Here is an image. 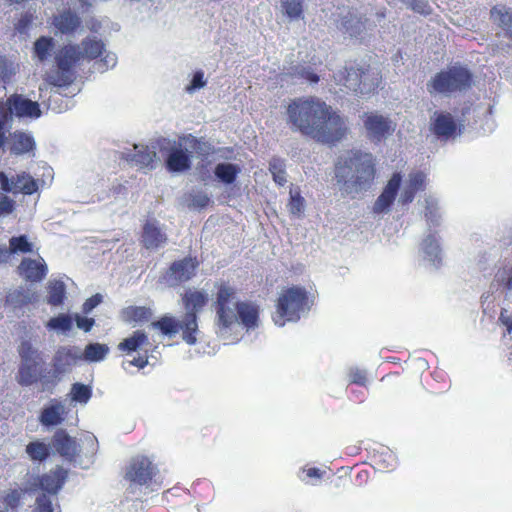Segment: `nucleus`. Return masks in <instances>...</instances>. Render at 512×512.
<instances>
[{
	"label": "nucleus",
	"mask_w": 512,
	"mask_h": 512,
	"mask_svg": "<svg viewBox=\"0 0 512 512\" xmlns=\"http://www.w3.org/2000/svg\"><path fill=\"white\" fill-rule=\"evenodd\" d=\"M14 209V201L5 195H0V216L10 214Z\"/></svg>",
	"instance_id": "nucleus-61"
},
{
	"label": "nucleus",
	"mask_w": 512,
	"mask_h": 512,
	"mask_svg": "<svg viewBox=\"0 0 512 512\" xmlns=\"http://www.w3.org/2000/svg\"><path fill=\"white\" fill-rule=\"evenodd\" d=\"M304 2L305 0H280V8L290 21H299L304 19Z\"/></svg>",
	"instance_id": "nucleus-30"
},
{
	"label": "nucleus",
	"mask_w": 512,
	"mask_h": 512,
	"mask_svg": "<svg viewBox=\"0 0 512 512\" xmlns=\"http://www.w3.org/2000/svg\"><path fill=\"white\" fill-rule=\"evenodd\" d=\"M7 247L10 250L11 255L18 252L27 253L32 251V244L28 242L25 235L12 237L9 240V246Z\"/></svg>",
	"instance_id": "nucleus-43"
},
{
	"label": "nucleus",
	"mask_w": 512,
	"mask_h": 512,
	"mask_svg": "<svg viewBox=\"0 0 512 512\" xmlns=\"http://www.w3.org/2000/svg\"><path fill=\"white\" fill-rule=\"evenodd\" d=\"M349 377L352 383L364 385L366 382V373L364 370H360L357 367L349 369Z\"/></svg>",
	"instance_id": "nucleus-57"
},
{
	"label": "nucleus",
	"mask_w": 512,
	"mask_h": 512,
	"mask_svg": "<svg viewBox=\"0 0 512 512\" xmlns=\"http://www.w3.org/2000/svg\"><path fill=\"white\" fill-rule=\"evenodd\" d=\"M15 185L17 193L32 194L37 190L36 181L27 174L17 175Z\"/></svg>",
	"instance_id": "nucleus-40"
},
{
	"label": "nucleus",
	"mask_w": 512,
	"mask_h": 512,
	"mask_svg": "<svg viewBox=\"0 0 512 512\" xmlns=\"http://www.w3.org/2000/svg\"><path fill=\"white\" fill-rule=\"evenodd\" d=\"M16 73L14 64L6 58H0V79L7 82Z\"/></svg>",
	"instance_id": "nucleus-48"
},
{
	"label": "nucleus",
	"mask_w": 512,
	"mask_h": 512,
	"mask_svg": "<svg viewBox=\"0 0 512 512\" xmlns=\"http://www.w3.org/2000/svg\"><path fill=\"white\" fill-rule=\"evenodd\" d=\"M367 18L355 11H347L341 14L337 20V28L343 34L351 38H358L366 29Z\"/></svg>",
	"instance_id": "nucleus-16"
},
{
	"label": "nucleus",
	"mask_w": 512,
	"mask_h": 512,
	"mask_svg": "<svg viewBox=\"0 0 512 512\" xmlns=\"http://www.w3.org/2000/svg\"><path fill=\"white\" fill-rule=\"evenodd\" d=\"M148 364L147 356H140L138 358H134L132 360H127L122 363V366L125 370H128L131 366H136L138 368H144Z\"/></svg>",
	"instance_id": "nucleus-62"
},
{
	"label": "nucleus",
	"mask_w": 512,
	"mask_h": 512,
	"mask_svg": "<svg viewBox=\"0 0 512 512\" xmlns=\"http://www.w3.org/2000/svg\"><path fill=\"white\" fill-rule=\"evenodd\" d=\"M0 184L3 191L17 193L14 177L9 179L5 173L0 172Z\"/></svg>",
	"instance_id": "nucleus-58"
},
{
	"label": "nucleus",
	"mask_w": 512,
	"mask_h": 512,
	"mask_svg": "<svg viewBox=\"0 0 512 512\" xmlns=\"http://www.w3.org/2000/svg\"><path fill=\"white\" fill-rule=\"evenodd\" d=\"M286 115L292 131L324 144L340 141L347 130L345 119L315 97L293 99L287 106Z\"/></svg>",
	"instance_id": "nucleus-1"
},
{
	"label": "nucleus",
	"mask_w": 512,
	"mask_h": 512,
	"mask_svg": "<svg viewBox=\"0 0 512 512\" xmlns=\"http://www.w3.org/2000/svg\"><path fill=\"white\" fill-rule=\"evenodd\" d=\"M149 345L148 335L142 331H134L133 334L125 338L118 344V349L127 353L137 351L143 346Z\"/></svg>",
	"instance_id": "nucleus-28"
},
{
	"label": "nucleus",
	"mask_w": 512,
	"mask_h": 512,
	"mask_svg": "<svg viewBox=\"0 0 512 512\" xmlns=\"http://www.w3.org/2000/svg\"><path fill=\"white\" fill-rule=\"evenodd\" d=\"M407 184L416 191L422 190L425 184V174L422 172L411 173Z\"/></svg>",
	"instance_id": "nucleus-53"
},
{
	"label": "nucleus",
	"mask_w": 512,
	"mask_h": 512,
	"mask_svg": "<svg viewBox=\"0 0 512 512\" xmlns=\"http://www.w3.org/2000/svg\"><path fill=\"white\" fill-rule=\"evenodd\" d=\"M472 74L462 66H453L435 74L427 82V91L433 94H451L462 92L471 87Z\"/></svg>",
	"instance_id": "nucleus-5"
},
{
	"label": "nucleus",
	"mask_w": 512,
	"mask_h": 512,
	"mask_svg": "<svg viewBox=\"0 0 512 512\" xmlns=\"http://www.w3.org/2000/svg\"><path fill=\"white\" fill-rule=\"evenodd\" d=\"M23 492L21 490L14 489L10 491L4 498V502L7 506L15 508L19 505Z\"/></svg>",
	"instance_id": "nucleus-56"
},
{
	"label": "nucleus",
	"mask_w": 512,
	"mask_h": 512,
	"mask_svg": "<svg viewBox=\"0 0 512 512\" xmlns=\"http://www.w3.org/2000/svg\"><path fill=\"white\" fill-rule=\"evenodd\" d=\"M182 138L179 141L167 138L156 140L158 150L168 171L181 173L191 168V151L183 147Z\"/></svg>",
	"instance_id": "nucleus-7"
},
{
	"label": "nucleus",
	"mask_w": 512,
	"mask_h": 512,
	"mask_svg": "<svg viewBox=\"0 0 512 512\" xmlns=\"http://www.w3.org/2000/svg\"><path fill=\"white\" fill-rule=\"evenodd\" d=\"M53 47V41L51 38L41 37L34 44V52L40 61H44L50 55V51Z\"/></svg>",
	"instance_id": "nucleus-44"
},
{
	"label": "nucleus",
	"mask_w": 512,
	"mask_h": 512,
	"mask_svg": "<svg viewBox=\"0 0 512 512\" xmlns=\"http://www.w3.org/2000/svg\"><path fill=\"white\" fill-rule=\"evenodd\" d=\"M126 479L139 485H146L149 482L158 485L161 483L157 467L144 456H138L131 460L127 467Z\"/></svg>",
	"instance_id": "nucleus-11"
},
{
	"label": "nucleus",
	"mask_w": 512,
	"mask_h": 512,
	"mask_svg": "<svg viewBox=\"0 0 512 512\" xmlns=\"http://www.w3.org/2000/svg\"><path fill=\"white\" fill-rule=\"evenodd\" d=\"M151 316V310L143 306H129L123 310L126 321H147Z\"/></svg>",
	"instance_id": "nucleus-38"
},
{
	"label": "nucleus",
	"mask_w": 512,
	"mask_h": 512,
	"mask_svg": "<svg viewBox=\"0 0 512 512\" xmlns=\"http://www.w3.org/2000/svg\"><path fill=\"white\" fill-rule=\"evenodd\" d=\"M21 362H40V354L28 341H22L18 348Z\"/></svg>",
	"instance_id": "nucleus-41"
},
{
	"label": "nucleus",
	"mask_w": 512,
	"mask_h": 512,
	"mask_svg": "<svg viewBox=\"0 0 512 512\" xmlns=\"http://www.w3.org/2000/svg\"><path fill=\"white\" fill-rule=\"evenodd\" d=\"M401 185V176L398 173H395L391 179L388 181L385 186L383 192L379 195L377 200L374 203L373 211L374 213H384L388 212L390 206L394 202L397 192Z\"/></svg>",
	"instance_id": "nucleus-19"
},
{
	"label": "nucleus",
	"mask_w": 512,
	"mask_h": 512,
	"mask_svg": "<svg viewBox=\"0 0 512 512\" xmlns=\"http://www.w3.org/2000/svg\"><path fill=\"white\" fill-rule=\"evenodd\" d=\"M406 6L420 14H429L430 6L425 0H401Z\"/></svg>",
	"instance_id": "nucleus-51"
},
{
	"label": "nucleus",
	"mask_w": 512,
	"mask_h": 512,
	"mask_svg": "<svg viewBox=\"0 0 512 512\" xmlns=\"http://www.w3.org/2000/svg\"><path fill=\"white\" fill-rule=\"evenodd\" d=\"M79 360H82V350L79 347H59L53 360L54 372L57 374L67 373Z\"/></svg>",
	"instance_id": "nucleus-17"
},
{
	"label": "nucleus",
	"mask_w": 512,
	"mask_h": 512,
	"mask_svg": "<svg viewBox=\"0 0 512 512\" xmlns=\"http://www.w3.org/2000/svg\"><path fill=\"white\" fill-rule=\"evenodd\" d=\"M364 126L368 137L377 142L391 135L395 130V125L388 117L377 113L368 114Z\"/></svg>",
	"instance_id": "nucleus-14"
},
{
	"label": "nucleus",
	"mask_w": 512,
	"mask_h": 512,
	"mask_svg": "<svg viewBox=\"0 0 512 512\" xmlns=\"http://www.w3.org/2000/svg\"><path fill=\"white\" fill-rule=\"evenodd\" d=\"M210 202V198L204 192H197L191 195V203L190 206L194 208H204Z\"/></svg>",
	"instance_id": "nucleus-54"
},
{
	"label": "nucleus",
	"mask_w": 512,
	"mask_h": 512,
	"mask_svg": "<svg viewBox=\"0 0 512 512\" xmlns=\"http://www.w3.org/2000/svg\"><path fill=\"white\" fill-rule=\"evenodd\" d=\"M196 262L192 258L175 261L160 277V282L166 286L174 287L192 278L196 269Z\"/></svg>",
	"instance_id": "nucleus-12"
},
{
	"label": "nucleus",
	"mask_w": 512,
	"mask_h": 512,
	"mask_svg": "<svg viewBox=\"0 0 512 512\" xmlns=\"http://www.w3.org/2000/svg\"><path fill=\"white\" fill-rule=\"evenodd\" d=\"M269 169L270 172L272 173L274 181L278 185L283 186L287 180L282 162L278 159L271 161Z\"/></svg>",
	"instance_id": "nucleus-46"
},
{
	"label": "nucleus",
	"mask_w": 512,
	"mask_h": 512,
	"mask_svg": "<svg viewBox=\"0 0 512 512\" xmlns=\"http://www.w3.org/2000/svg\"><path fill=\"white\" fill-rule=\"evenodd\" d=\"M206 84V81L204 80V73L202 71H197L190 82V84L186 87V90L188 92H193L196 89L203 88Z\"/></svg>",
	"instance_id": "nucleus-55"
},
{
	"label": "nucleus",
	"mask_w": 512,
	"mask_h": 512,
	"mask_svg": "<svg viewBox=\"0 0 512 512\" xmlns=\"http://www.w3.org/2000/svg\"><path fill=\"white\" fill-rule=\"evenodd\" d=\"M36 298L35 293L25 287H18L8 292L6 303L14 308H20L31 303Z\"/></svg>",
	"instance_id": "nucleus-27"
},
{
	"label": "nucleus",
	"mask_w": 512,
	"mask_h": 512,
	"mask_svg": "<svg viewBox=\"0 0 512 512\" xmlns=\"http://www.w3.org/2000/svg\"><path fill=\"white\" fill-rule=\"evenodd\" d=\"M101 302H102L101 294H95L94 296L88 298L82 306L83 313H85V314L90 313Z\"/></svg>",
	"instance_id": "nucleus-60"
},
{
	"label": "nucleus",
	"mask_w": 512,
	"mask_h": 512,
	"mask_svg": "<svg viewBox=\"0 0 512 512\" xmlns=\"http://www.w3.org/2000/svg\"><path fill=\"white\" fill-rule=\"evenodd\" d=\"M35 146V141L30 134L24 132H15L12 135V152L23 154L31 151Z\"/></svg>",
	"instance_id": "nucleus-31"
},
{
	"label": "nucleus",
	"mask_w": 512,
	"mask_h": 512,
	"mask_svg": "<svg viewBox=\"0 0 512 512\" xmlns=\"http://www.w3.org/2000/svg\"><path fill=\"white\" fill-rule=\"evenodd\" d=\"M423 257L433 268H438L442 263V252L438 240L434 234H428L422 244Z\"/></svg>",
	"instance_id": "nucleus-24"
},
{
	"label": "nucleus",
	"mask_w": 512,
	"mask_h": 512,
	"mask_svg": "<svg viewBox=\"0 0 512 512\" xmlns=\"http://www.w3.org/2000/svg\"><path fill=\"white\" fill-rule=\"evenodd\" d=\"M34 512H54L52 505V496L41 493L36 497V507Z\"/></svg>",
	"instance_id": "nucleus-47"
},
{
	"label": "nucleus",
	"mask_w": 512,
	"mask_h": 512,
	"mask_svg": "<svg viewBox=\"0 0 512 512\" xmlns=\"http://www.w3.org/2000/svg\"><path fill=\"white\" fill-rule=\"evenodd\" d=\"M239 172L240 168L232 163H219L214 170L215 176L225 184H232Z\"/></svg>",
	"instance_id": "nucleus-34"
},
{
	"label": "nucleus",
	"mask_w": 512,
	"mask_h": 512,
	"mask_svg": "<svg viewBox=\"0 0 512 512\" xmlns=\"http://www.w3.org/2000/svg\"><path fill=\"white\" fill-rule=\"evenodd\" d=\"M38 365L39 362H21L17 376L18 383L22 386H29L37 382L39 379Z\"/></svg>",
	"instance_id": "nucleus-29"
},
{
	"label": "nucleus",
	"mask_w": 512,
	"mask_h": 512,
	"mask_svg": "<svg viewBox=\"0 0 512 512\" xmlns=\"http://www.w3.org/2000/svg\"><path fill=\"white\" fill-rule=\"evenodd\" d=\"M375 172L372 154L360 150L343 152L334 164L338 190L342 196H349L352 199L371 188Z\"/></svg>",
	"instance_id": "nucleus-2"
},
{
	"label": "nucleus",
	"mask_w": 512,
	"mask_h": 512,
	"mask_svg": "<svg viewBox=\"0 0 512 512\" xmlns=\"http://www.w3.org/2000/svg\"><path fill=\"white\" fill-rule=\"evenodd\" d=\"M117 63V57L114 53H107L104 58L95 63V68L99 72H104L109 68H113Z\"/></svg>",
	"instance_id": "nucleus-50"
},
{
	"label": "nucleus",
	"mask_w": 512,
	"mask_h": 512,
	"mask_svg": "<svg viewBox=\"0 0 512 512\" xmlns=\"http://www.w3.org/2000/svg\"><path fill=\"white\" fill-rule=\"evenodd\" d=\"M156 149H158L156 142L152 145V148L146 145L134 144V152H123L122 157L127 161H131L139 168H148L152 170L161 162L160 158L156 154Z\"/></svg>",
	"instance_id": "nucleus-13"
},
{
	"label": "nucleus",
	"mask_w": 512,
	"mask_h": 512,
	"mask_svg": "<svg viewBox=\"0 0 512 512\" xmlns=\"http://www.w3.org/2000/svg\"><path fill=\"white\" fill-rule=\"evenodd\" d=\"M425 217L429 225L438 226L440 223V215L438 214V203L433 197L425 199Z\"/></svg>",
	"instance_id": "nucleus-42"
},
{
	"label": "nucleus",
	"mask_w": 512,
	"mask_h": 512,
	"mask_svg": "<svg viewBox=\"0 0 512 512\" xmlns=\"http://www.w3.org/2000/svg\"><path fill=\"white\" fill-rule=\"evenodd\" d=\"M80 23L79 16L71 11H63L53 19L54 26L63 34L75 31Z\"/></svg>",
	"instance_id": "nucleus-26"
},
{
	"label": "nucleus",
	"mask_w": 512,
	"mask_h": 512,
	"mask_svg": "<svg viewBox=\"0 0 512 512\" xmlns=\"http://www.w3.org/2000/svg\"><path fill=\"white\" fill-rule=\"evenodd\" d=\"M66 414V406L62 402L54 399L43 408L39 421L43 426H57L64 421Z\"/></svg>",
	"instance_id": "nucleus-22"
},
{
	"label": "nucleus",
	"mask_w": 512,
	"mask_h": 512,
	"mask_svg": "<svg viewBox=\"0 0 512 512\" xmlns=\"http://www.w3.org/2000/svg\"><path fill=\"white\" fill-rule=\"evenodd\" d=\"M168 237L163 227L155 219L145 222L141 233V243L148 250H156L166 245Z\"/></svg>",
	"instance_id": "nucleus-15"
},
{
	"label": "nucleus",
	"mask_w": 512,
	"mask_h": 512,
	"mask_svg": "<svg viewBox=\"0 0 512 512\" xmlns=\"http://www.w3.org/2000/svg\"><path fill=\"white\" fill-rule=\"evenodd\" d=\"M182 139L185 140V141H188L191 144L190 147L192 149L196 150L197 153H199L201 155L209 154V152H210V145L209 144L197 140V138L192 136V135H188L186 137H182Z\"/></svg>",
	"instance_id": "nucleus-49"
},
{
	"label": "nucleus",
	"mask_w": 512,
	"mask_h": 512,
	"mask_svg": "<svg viewBox=\"0 0 512 512\" xmlns=\"http://www.w3.org/2000/svg\"><path fill=\"white\" fill-rule=\"evenodd\" d=\"M72 399L76 402L87 403L91 397V389L81 383H75L71 388Z\"/></svg>",
	"instance_id": "nucleus-45"
},
{
	"label": "nucleus",
	"mask_w": 512,
	"mask_h": 512,
	"mask_svg": "<svg viewBox=\"0 0 512 512\" xmlns=\"http://www.w3.org/2000/svg\"><path fill=\"white\" fill-rule=\"evenodd\" d=\"M416 192L417 191L415 189L406 184L400 195L399 202L403 205L412 202Z\"/></svg>",
	"instance_id": "nucleus-63"
},
{
	"label": "nucleus",
	"mask_w": 512,
	"mask_h": 512,
	"mask_svg": "<svg viewBox=\"0 0 512 512\" xmlns=\"http://www.w3.org/2000/svg\"><path fill=\"white\" fill-rule=\"evenodd\" d=\"M490 16L504 33V36L512 40V10L505 6H495L490 11Z\"/></svg>",
	"instance_id": "nucleus-25"
},
{
	"label": "nucleus",
	"mask_w": 512,
	"mask_h": 512,
	"mask_svg": "<svg viewBox=\"0 0 512 512\" xmlns=\"http://www.w3.org/2000/svg\"><path fill=\"white\" fill-rule=\"evenodd\" d=\"M207 300V294L203 292L186 293L183 297L186 312L181 319L164 315L158 321L152 322L151 326L170 337L182 331L183 340L189 345H194L197 342L196 335L199 333L197 313L206 305Z\"/></svg>",
	"instance_id": "nucleus-4"
},
{
	"label": "nucleus",
	"mask_w": 512,
	"mask_h": 512,
	"mask_svg": "<svg viewBox=\"0 0 512 512\" xmlns=\"http://www.w3.org/2000/svg\"><path fill=\"white\" fill-rule=\"evenodd\" d=\"M51 444H46L40 440L30 442L26 446V453L32 461L42 462L50 455Z\"/></svg>",
	"instance_id": "nucleus-35"
},
{
	"label": "nucleus",
	"mask_w": 512,
	"mask_h": 512,
	"mask_svg": "<svg viewBox=\"0 0 512 512\" xmlns=\"http://www.w3.org/2000/svg\"><path fill=\"white\" fill-rule=\"evenodd\" d=\"M216 333L226 339L229 330L238 325V319L247 328L258 326V308L247 302H238L235 297V291L231 287L221 286L217 293L215 303Z\"/></svg>",
	"instance_id": "nucleus-3"
},
{
	"label": "nucleus",
	"mask_w": 512,
	"mask_h": 512,
	"mask_svg": "<svg viewBox=\"0 0 512 512\" xmlns=\"http://www.w3.org/2000/svg\"><path fill=\"white\" fill-rule=\"evenodd\" d=\"M79 46L81 47L83 58L89 60L97 58L104 50V44L101 40H97L96 37L85 38Z\"/></svg>",
	"instance_id": "nucleus-32"
},
{
	"label": "nucleus",
	"mask_w": 512,
	"mask_h": 512,
	"mask_svg": "<svg viewBox=\"0 0 512 512\" xmlns=\"http://www.w3.org/2000/svg\"><path fill=\"white\" fill-rule=\"evenodd\" d=\"M109 353V347L106 344L90 343L82 352V360L88 362H100L104 360Z\"/></svg>",
	"instance_id": "nucleus-33"
},
{
	"label": "nucleus",
	"mask_w": 512,
	"mask_h": 512,
	"mask_svg": "<svg viewBox=\"0 0 512 512\" xmlns=\"http://www.w3.org/2000/svg\"><path fill=\"white\" fill-rule=\"evenodd\" d=\"M366 75L361 69L343 67L333 74V78L337 85L343 86L355 94L366 95L377 85V78L368 83Z\"/></svg>",
	"instance_id": "nucleus-10"
},
{
	"label": "nucleus",
	"mask_w": 512,
	"mask_h": 512,
	"mask_svg": "<svg viewBox=\"0 0 512 512\" xmlns=\"http://www.w3.org/2000/svg\"><path fill=\"white\" fill-rule=\"evenodd\" d=\"M290 199L287 204L289 212L297 217H300L305 209V199L300 195L298 187H291L289 191Z\"/></svg>",
	"instance_id": "nucleus-36"
},
{
	"label": "nucleus",
	"mask_w": 512,
	"mask_h": 512,
	"mask_svg": "<svg viewBox=\"0 0 512 512\" xmlns=\"http://www.w3.org/2000/svg\"><path fill=\"white\" fill-rule=\"evenodd\" d=\"M292 74L299 78L306 79L307 81H309L311 83H317L319 81L318 75L311 72L309 67L296 66L294 68V72Z\"/></svg>",
	"instance_id": "nucleus-52"
},
{
	"label": "nucleus",
	"mask_w": 512,
	"mask_h": 512,
	"mask_svg": "<svg viewBox=\"0 0 512 512\" xmlns=\"http://www.w3.org/2000/svg\"><path fill=\"white\" fill-rule=\"evenodd\" d=\"M67 478V471L62 467H57L40 478V488L43 493L47 492L50 496H56L62 488Z\"/></svg>",
	"instance_id": "nucleus-23"
},
{
	"label": "nucleus",
	"mask_w": 512,
	"mask_h": 512,
	"mask_svg": "<svg viewBox=\"0 0 512 512\" xmlns=\"http://www.w3.org/2000/svg\"><path fill=\"white\" fill-rule=\"evenodd\" d=\"M498 282L502 283L508 290H512V269L496 275Z\"/></svg>",
	"instance_id": "nucleus-64"
},
{
	"label": "nucleus",
	"mask_w": 512,
	"mask_h": 512,
	"mask_svg": "<svg viewBox=\"0 0 512 512\" xmlns=\"http://www.w3.org/2000/svg\"><path fill=\"white\" fill-rule=\"evenodd\" d=\"M65 284L60 280L50 281L48 285V303L54 306L63 302Z\"/></svg>",
	"instance_id": "nucleus-37"
},
{
	"label": "nucleus",
	"mask_w": 512,
	"mask_h": 512,
	"mask_svg": "<svg viewBox=\"0 0 512 512\" xmlns=\"http://www.w3.org/2000/svg\"><path fill=\"white\" fill-rule=\"evenodd\" d=\"M15 115L19 118H39L41 110L38 102L32 101L22 95L13 94L7 101L0 102V127L4 131V123L9 116Z\"/></svg>",
	"instance_id": "nucleus-9"
},
{
	"label": "nucleus",
	"mask_w": 512,
	"mask_h": 512,
	"mask_svg": "<svg viewBox=\"0 0 512 512\" xmlns=\"http://www.w3.org/2000/svg\"><path fill=\"white\" fill-rule=\"evenodd\" d=\"M75 321L77 327L84 332H89L95 324V320L93 318L82 317L79 314L75 315Z\"/></svg>",
	"instance_id": "nucleus-59"
},
{
	"label": "nucleus",
	"mask_w": 512,
	"mask_h": 512,
	"mask_svg": "<svg viewBox=\"0 0 512 512\" xmlns=\"http://www.w3.org/2000/svg\"><path fill=\"white\" fill-rule=\"evenodd\" d=\"M430 125L438 138L448 139L456 131V122L450 113L434 112Z\"/></svg>",
	"instance_id": "nucleus-21"
},
{
	"label": "nucleus",
	"mask_w": 512,
	"mask_h": 512,
	"mask_svg": "<svg viewBox=\"0 0 512 512\" xmlns=\"http://www.w3.org/2000/svg\"><path fill=\"white\" fill-rule=\"evenodd\" d=\"M306 304L307 292L304 288L294 286L285 290L278 299L276 315L273 318L275 324L282 327L286 321L299 320Z\"/></svg>",
	"instance_id": "nucleus-6"
},
{
	"label": "nucleus",
	"mask_w": 512,
	"mask_h": 512,
	"mask_svg": "<svg viewBox=\"0 0 512 512\" xmlns=\"http://www.w3.org/2000/svg\"><path fill=\"white\" fill-rule=\"evenodd\" d=\"M51 447L65 460L76 462L79 449L76 440L64 430H58L52 437Z\"/></svg>",
	"instance_id": "nucleus-18"
},
{
	"label": "nucleus",
	"mask_w": 512,
	"mask_h": 512,
	"mask_svg": "<svg viewBox=\"0 0 512 512\" xmlns=\"http://www.w3.org/2000/svg\"><path fill=\"white\" fill-rule=\"evenodd\" d=\"M73 325L72 317L68 314H60L56 317L51 318L47 327L52 330H56L61 333H66L71 330Z\"/></svg>",
	"instance_id": "nucleus-39"
},
{
	"label": "nucleus",
	"mask_w": 512,
	"mask_h": 512,
	"mask_svg": "<svg viewBox=\"0 0 512 512\" xmlns=\"http://www.w3.org/2000/svg\"><path fill=\"white\" fill-rule=\"evenodd\" d=\"M82 50L77 45L64 46L56 56L58 71L48 76V81L54 86H67L75 79L74 66L81 60Z\"/></svg>",
	"instance_id": "nucleus-8"
},
{
	"label": "nucleus",
	"mask_w": 512,
	"mask_h": 512,
	"mask_svg": "<svg viewBox=\"0 0 512 512\" xmlns=\"http://www.w3.org/2000/svg\"><path fill=\"white\" fill-rule=\"evenodd\" d=\"M19 274L31 282L41 281L47 273V266L42 258H24L18 266Z\"/></svg>",
	"instance_id": "nucleus-20"
}]
</instances>
